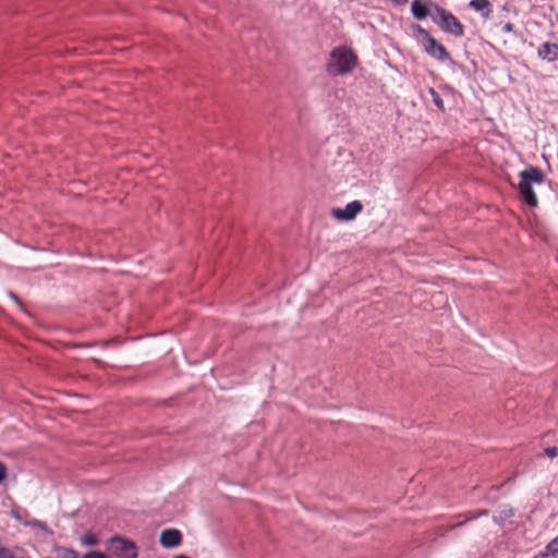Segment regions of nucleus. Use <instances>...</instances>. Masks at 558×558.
<instances>
[{"instance_id": "39448f33", "label": "nucleus", "mask_w": 558, "mask_h": 558, "mask_svg": "<svg viewBox=\"0 0 558 558\" xmlns=\"http://www.w3.org/2000/svg\"><path fill=\"white\" fill-rule=\"evenodd\" d=\"M363 210V205L360 201L349 203L344 208L332 209V216L340 221L353 220Z\"/></svg>"}, {"instance_id": "412c9836", "label": "nucleus", "mask_w": 558, "mask_h": 558, "mask_svg": "<svg viewBox=\"0 0 558 558\" xmlns=\"http://www.w3.org/2000/svg\"><path fill=\"white\" fill-rule=\"evenodd\" d=\"M504 29L509 32V31H511V29H512V25H511L510 23H508V24H506V25L504 26Z\"/></svg>"}, {"instance_id": "1a4fd4ad", "label": "nucleus", "mask_w": 558, "mask_h": 558, "mask_svg": "<svg viewBox=\"0 0 558 558\" xmlns=\"http://www.w3.org/2000/svg\"><path fill=\"white\" fill-rule=\"evenodd\" d=\"M411 11L417 20H424L428 16L429 11L424 2L414 0L411 4Z\"/></svg>"}, {"instance_id": "f03ea898", "label": "nucleus", "mask_w": 558, "mask_h": 558, "mask_svg": "<svg viewBox=\"0 0 558 558\" xmlns=\"http://www.w3.org/2000/svg\"><path fill=\"white\" fill-rule=\"evenodd\" d=\"M432 17L442 32L454 37H462L464 35L463 24L451 12L444 8L436 7V14Z\"/></svg>"}, {"instance_id": "0eeeda50", "label": "nucleus", "mask_w": 558, "mask_h": 558, "mask_svg": "<svg viewBox=\"0 0 558 558\" xmlns=\"http://www.w3.org/2000/svg\"><path fill=\"white\" fill-rule=\"evenodd\" d=\"M159 543L165 548H174L182 543V534L177 529L163 530L159 537Z\"/></svg>"}, {"instance_id": "423d86ee", "label": "nucleus", "mask_w": 558, "mask_h": 558, "mask_svg": "<svg viewBox=\"0 0 558 558\" xmlns=\"http://www.w3.org/2000/svg\"><path fill=\"white\" fill-rule=\"evenodd\" d=\"M424 51L432 58L438 61H447L450 60V54L445 48L444 45L438 43L434 37L428 38L427 41L423 44Z\"/></svg>"}, {"instance_id": "aec40b11", "label": "nucleus", "mask_w": 558, "mask_h": 558, "mask_svg": "<svg viewBox=\"0 0 558 558\" xmlns=\"http://www.w3.org/2000/svg\"><path fill=\"white\" fill-rule=\"evenodd\" d=\"M545 453H546L549 458H555V457L557 456L558 451H557V448H556V447H549V448H546Z\"/></svg>"}, {"instance_id": "f8f14e48", "label": "nucleus", "mask_w": 558, "mask_h": 558, "mask_svg": "<svg viewBox=\"0 0 558 558\" xmlns=\"http://www.w3.org/2000/svg\"><path fill=\"white\" fill-rule=\"evenodd\" d=\"M80 543L83 546L92 547V546H96L99 543V539L93 533H85V534L80 536Z\"/></svg>"}, {"instance_id": "f257e3e1", "label": "nucleus", "mask_w": 558, "mask_h": 558, "mask_svg": "<svg viewBox=\"0 0 558 558\" xmlns=\"http://www.w3.org/2000/svg\"><path fill=\"white\" fill-rule=\"evenodd\" d=\"M357 58L353 51L347 47L336 48L330 56L328 72L332 75H343L353 70Z\"/></svg>"}, {"instance_id": "6e6552de", "label": "nucleus", "mask_w": 558, "mask_h": 558, "mask_svg": "<svg viewBox=\"0 0 558 558\" xmlns=\"http://www.w3.org/2000/svg\"><path fill=\"white\" fill-rule=\"evenodd\" d=\"M538 56L548 62L558 60V45L553 43H544L538 48Z\"/></svg>"}, {"instance_id": "a878e982", "label": "nucleus", "mask_w": 558, "mask_h": 558, "mask_svg": "<svg viewBox=\"0 0 558 558\" xmlns=\"http://www.w3.org/2000/svg\"><path fill=\"white\" fill-rule=\"evenodd\" d=\"M463 524H464V522H460V523H458L456 526H461V525H463Z\"/></svg>"}, {"instance_id": "5701e85b", "label": "nucleus", "mask_w": 558, "mask_h": 558, "mask_svg": "<svg viewBox=\"0 0 558 558\" xmlns=\"http://www.w3.org/2000/svg\"><path fill=\"white\" fill-rule=\"evenodd\" d=\"M13 515L19 520V521H22L21 517L19 513H16L15 511H13Z\"/></svg>"}, {"instance_id": "20e7f679", "label": "nucleus", "mask_w": 558, "mask_h": 558, "mask_svg": "<svg viewBox=\"0 0 558 558\" xmlns=\"http://www.w3.org/2000/svg\"><path fill=\"white\" fill-rule=\"evenodd\" d=\"M110 551L117 558H137V546L133 541L112 536L110 539Z\"/></svg>"}, {"instance_id": "f3484780", "label": "nucleus", "mask_w": 558, "mask_h": 558, "mask_svg": "<svg viewBox=\"0 0 558 558\" xmlns=\"http://www.w3.org/2000/svg\"><path fill=\"white\" fill-rule=\"evenodd\" d=\"M416 32L420 36L423 37L424 41H427L428 38H432L433 36L430 35L429 32H427L426 29H424L423 27H421L420 25L416 26Z\"/></svg>"}, {"instance_id": "393cba45", "label": "nucleus", "mask_w": 558, "mask_h": 558, "mask_svg": "<svg viewBox=\"0 0 558 558\" xmlns=\"http://www.w3.org/2000/svg\"><path fill=\"white\" fill-rule=\"evenodd\" d=\"M174 558H189V557H186L184 555H179V556H175Z\"/></svg>"}, {"instance_id": "9d476101", "label": "nucleus", "mask_w": 558, "mask_h": 558, "mask_svg": "<svg viewBox=\"0 0 558 558\" xmlns=\"http://www.w3.org/2000/svg\"><path fill=\"white\" fill-rule=\"evenodd\" d=\"M470 7L475 11H481L485 17H487L492 12L490 2L488 0H471Z\"/></svg>"}, {"instance_id": "7ed1b4c3", "label": "nucleus", "mask_w": 558, "mask_h": 558, "mask_svg": "<svg viewBox=\"0 0 558 558\" xmlns=\"http://www.w3.org/2000/svg\"><path fill=\"white\" fill-rule=\"evenodd\" d=\"M546 177L542 170L530 166L525 168V205L531 207L537 206L536 191L533 185L543 186Z\"/></svg>"}, {"instance_id": "4be33fe9", "label": "nucleus", "mask_w": 558, "mask_h": 558, "mask_svg": "<svg viewBox=\"0 0 558 558\" xmlns=\"http://www.w3.org/2000/svg\"><path fill=\"white\" fill-rule=\"evenodd\" d=\"M9 295H10L13 300H15L16 302L19 301V300H17V296H16L13 292H9Z\"/></svg>"}, {"instance_id": "b1692460", "label": "nucleus", "mask_w": 558, "mask_h": 558, "mask_svg": "<svg viewBox=\"0 0 558 558\" xmlns=\"http://www.w3.org/2000/svg\"><path fill=\"white\" fill-rule=\"evenodd\" d=\"M487 514H488L487 510H483V511L478 512V515H487Z\"/></svg>"}, {"instance_id": "4468645a", "label": "nucleus", "mask_w": 558, "mask_h": 558, "mask_svg": "<svg viewBox=\"0 0 558 558\" xmlns=\"http://www.w3.org/2000/svg\"><path fill=\"white\" fill-rule=\"evenodd\" d=\"M429 94L432 96L434 105L441 111H445L444 100L440 97V95L434 88H429Z\"/></svg>"}, {"instance_id": "9b49d317", "label": "nucleus", "mask_w": 558, "mask_h": 558, "mask_svg": "<svg viewBox=\"0 0 558 558\" xmlns=\"http://www.w3.org/2000/svg\"><path fill=\"white\" fill-rule=\"evenodd\" d=\"M56 553L58 558H82L76 550L68 547H57Z\"/></svg>"}, {"instance_id": "dca6fc26", "label": "nucleus", "mask_w": 558, "mask_h": 558, "mask_svg": "<svg viewBox=\"0 0 558 558\" xmlns=\"http://www.w3.org/2000/svg\"><path fill=\"white\" fill-rule=\"evenodd\" d=\"M82 558H109L106 554L98 550H89Z\"/></svg>"}, {"instance_id": "a211bd4d", "label": "nucleus", "mask_w": 558, "mask_h": 558, "mask_svg": "<svg viewBox=\"0 0 558 558\" xmlns=\"http://www.w3.org/2000/svg\"><path fill=\"white\" fill-rule=\"evenodd\" d=\"M519 181L517 183V189L520 197H523V171L518 174Z\"/></svg>"}, {"instance_id": "6ab92c4d", "label": "nucleus", "mask_w": 558, "mask_h": 558, "mask_svg": "<svg viewBox=\"0 0 558 558\" xmlns=\"http://www.w3.org/2000/svg\"><path fill=\"white\" fill-rule=\"evenodd\" d=\"M7 477V466L4 463L0 462V483H2Z\"/></svg>"}, {"instance_id": "2eb2a0df", "label": "nucleus", "mask_w": 558, "mask_h": 558, "mask_svg": "<svg viewBox=\"0 0 558 558\" xmlns=\"http://www.w3.org/2000/svg\"><path fill=\"white\" fill-rule=\"evenodd\" d=\"M24 524H25V525H29V526L37 527V529H39V530H41V531H44V532H48V531H49V529H48V526H47L46 522L40 521V520H36V519H34V520H31V521L24 522Z\"/></svg>"}, {"instance_id": "ddd939ff", "label": "nucleus", "mask_w": 558, "mask_h": 558, "mask_svg": "<svg viewBox=\"0 0 558 558\" xmlns=\"http://www.w3.org/2000/svg\"><path fill=\"white\" fill-rule=\"evenodd\" d=\"M558 554V536L555 537L554 539H551L546 548H545V553L543 554V556H556Z\"/></svg>"}]
</instances>
